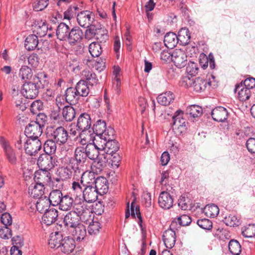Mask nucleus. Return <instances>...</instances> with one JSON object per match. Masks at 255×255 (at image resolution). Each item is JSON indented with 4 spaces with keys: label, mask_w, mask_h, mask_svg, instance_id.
Wrapping results in <instances>:
<instances>
[{
    "label": "nucleus",
    "mask_w": 255,
    "mask_h": 255,
    "mask_svg": "<svg viewBox=\"0 0 255 255\" xmlns=\"http://www.w3.org/2000/svg\"><path fill=\"white\" fill-rule=\"evenodd\" d=\"M174 99L173 93L169 91L159 95L157 98V100L160 105L167 106L172 102Z\"/></svg>",
    "instance_id": "obj_37"
},
{
    "label": "nucleus",
    "mask_w": 255,
    "mask_h": 255,
    "mask_svg": "<svg viewBox=\"0 0 255 255\" xmlns=\"http://www.w3.org/2000/svg\"><path fill=\"white\" fill-rule=\"evenodd\" d=\"M62 116L63 119L66 122H71L76 116L75 110L71 106H66L62 110Z\"/></svg>",
    "instance_id": "obj_41"
},
{
    "label": "nucleus",
    "mask_w": 255,
    "mask_h": 255,
    "mask_svg": "<svg viewBox=\"0 0 255 255\" xmlns=\"http://www.w3.org/2000/svg\"><path fill=\"white\" fill-rule=\"evenodd\" d=\"M72 170L68 169L66 167H62L58 170V176L60 177V179L64 181L70 178L72 176Z\"/></svg>",
    "instance_id": "obj_56"
},
{
    "label": "nucleus",
    "mask_w": 255,
    "mask_h": 255,
    "mask_svg": "<svg viewBox=\"0 0 255 255\" xmlns=\"http://www.w3.org/2000/svg\"><path fill=\"white\" fill-rule=\"evenodd\" d=\"M90 92L87 82L84 80L79 81L75 87L67 89L65 98L71 104H76L81 97H87Z\"/></svg>",
    "instance_id": "obj_4"
},
{
    "label": "nucleus",
    "mask_w": 255,
    "mask_h": 255,
    "mask_svg": "<svg viewBox=\"0 0 255 255\" xmlns=\"http://www.w3.org/2000/svg\"><path fill=\"white\" fill-rule=\"evenodd\" d=\"M176 224L172 222L170 228L166 230L163 235V241L167 248L171 249L174 247L176 242V234L172 227Z\"/></svg>",
    "instance_id": "obj_16"
},
{
    "label": "nucleus",
    "mask_w": 255,
    "mask_h": 255,
    "mask_svg": "<svg viewBox=\"0 0 255 255\" xmlns=\"http://www.w3.org/2000/svg\"><path fill=\"white\" fill-rule=\"evenodd\" d=\"M37 165L41 168L43 172H47L52 169L55 165V160L51 155L45 153L41 154L38 158Z\"/></svg>",
    "instance_id": "obj_9"
},
{
    "label": "nucleus",
    "mask_w": 255,
    "mask_h": 255,
    "mask_svg": "<svg viewBox=\"0 0 255 255\" xmlns=\"http://www.w3.org/2000/svg\"><path fill=\"white\" fill-rule=\"evenodd\" d=\"M86 223L89 224L88 227V231L89 234L91 235H96L99 232L101 224L99 222L93 221L92 219V220Z\"/></svg>",
    "instance_id": "obj_50"
},
{
    "label": "nucleus",
    "mask_w": 255,
    "mask_h": 255,
    "mask_svg": "<svg viewBox=\"0 0 255 255\" xmlns=\"http://www.w3.org/2000/svg\"><path fill=\"white\" fill-rule=\"evenodd\" d=\"M12 236L11 230L8 226H4L0 228V237L2 239H8Z\"/></svg>",
    "instance_id": "obj_61"
},
{
    "label": "nucleus",
    "mask_w": 255,
    "mask_h": 255,
    "mask_svg": "<svg viewBox=\"0 0 255 255\" xmlns=\"http://www.w3.org/2000/svg\"><path fill=\"white\" fill-rule=\"evenodd\" d=\"M234 92H238V98L241 101L248 100L251 96V89L244 87L242 85V82L236 85Z\"/></svg>",
    "instance_id": "obj_26"
},
{
    "label": "nucleus",
    "mask_w": 255,
    "mask_h": 255,
    "mask_svg": "<svg viewBox=\"0 0 255 255\" xmlns=\"http://www.w3.org/2000/svg\"><path fill=\"white\" fill-rule=\"evenodd\" d=\"M74 158L76 159V161L81 165L85 163L88 156L85 151L84 147L78 146L76 148Z\"/></svg>",
    "instance_id": "obj_33"
},
{
    "label": "nucleus",
    "mask_w": 255,
    "mask_h": 255,
    "mask_svg": "<svg viewBox=\"0 0 255 255\" xmlns=\"http://www.w3.org/2000/svg\"><path fill=\"white\" fill-rule=\"evenodd\" d=\"M60 250L65 254H69L73 252L75 248V240L69 237L63 238Z\"/></svg>",
    "instance_id": "obj_27"
},
{
    "label": "nucleus",
    "mask_w": 255,
    "mask_h": 255,
    "mask_svg": "<svg viewBox=\"0 0 255 255\" xmlns=\"http://www.w3.org/2000/svg\"><path fill=\"white\" fill-rule=\"evenodd\" d=\"M242 235L246 238H252L255 236V225L250 224L242 231Z\"/></svg>",
    "instance_id": "obj_54"
},
{
    "label": "nucleus",
    "mask_w": 255,
    "mask_h": 255,
    "mask_svg": "<svg viewBox=\"0 0 255 255\" xmlns=\"http://www.w3.org/2000/svg\"><path fill=\"white\" fill-rule=\"evenodd\" d=\"M246 147L251 153H255V138L250 137L246 141Z\"/></svg>",
    "instance_id": "obj_64"
},
{
    "label": "nucleus",
    "mask_w": 255,
    "mask_h": 255,
    "mask_svg": "<svg viewBox=\"0 0 255 255\" xmlns=\"http://www.w3.org/2000/svg\"><path fill=\"white\" fill-rule=\"evenodd\" d=\"M36 183L31 184L28 188V193L34 198L43 197L44 185L51 181L50 173H37L34 177Z\"/></svg>",
    "instance_id": "obj_3"
},
{
    "label": "nucleus",
    "mask_w": 255,
    "mask_h": 255,
    "mask_svg": "<svg viewBox=\"0 0 255 255\" xmlns=\"http://www.w3.org/2000/svg\"><path fill=\"white\" fill-rule=\"evenodd\" d=\"M204 212L207 217L214 218L216 217L219 213L218 207L215 205H208L205 206Z\"/></svg>",
    "instance_id": "obj_48"
},
{
    "label": "nucleus",
    "mask_w": 255,
    "mask_h": 255,
    "mask_svg": "<svg viewBox=\"0 0 255 255\" xmlns=\"http://www.w3.org/2000/svg\"><path fill=\"white\" fill-rule=\"evenodd\" d=\"M199 68L197 63L190 61L186 67L187 75L190 76H195L197 73Z\"/></svg>",
    "instance_id": "obj_52"
},
{
    "label": "nucleus",
    "mask_w": 255,
    "mask_h": 255,
    "mask_svg": "<svg viewBox=\"0 0 255 255\" xmlns=\"http://www.w3.org/2000/svg\"><path fill=\"white\" fill-rule=\"evenodd\" d=\"M47 138H51L59 145L65 144L69 138L67 130L63 127H47L46 130Z\"/></svg>",
    "instance_id": "obj_5"
},
{
    "label": "nucleus",
    "mask_w": 255,
    "mask_h": 255,
    "mask_svg": "<svg viewBox=\"0 0 255 255\" xmlns=\"http://www.w3.org/2000/svg\"><path fill=\"white\" fill-rule=\"evenodd\" d=\"M84 187L81 183V179L73 181L72 184V189L76 196H80L83 193Z\"/></svg>",
    "instance_id": "obj_51"
},
{
    "label": "nucleus",
    "mask_w": 255,
    "mask_h": 255,
    "mask_svg": "<svg viewBox=\"0 0 255 255\" xmlns=\"http://www.w3.org/2000/svg\"><path fill=\"white\" fill-rule=\"evenodd\" d=\"M62 240L63 236L61 233H52L50 236L48 244L51 248L60 249Z\"/></svg>",
    "instance_id": "obj_30"
},
{
    "label": "nucleus",
    "mask_w": 255,
    "mask_h": 255,
    "mask_svg": "<svg viewBox=\"0 0 255 255\" xmlns=\"http://www.w3.org/2000/svg\"><path fill=\"white\" fill-rule=\"evenodd\" d=\"M24 143L25 152L30 156H35L41 149L42 143L38 138H29Z\"/></svg>",
    "instance_id": "obj_10"
},
{
    "label": "nucleus",
    "mask_w": 255,
    "mask_h": 255,
    "mask_svg": "<svg viewBox=\"0 0 255 255\" xmlns=\"http://www.w3.org/2000/svg\"><path fill=\"white\" fill-rule=\"evenodd\" d=\"M50 204L48 198L44 196L43 197L40 198L38 199L35 203V207L38 212L40 213H42L43 212H45L48 210V208H50L49 206Z\"/></svg>",
    "instance_id": "obj_43"
},
{
    "label": "nucleus",
    "mask_w": 255,
    "mask_h": 255,
    "mask_svg": "<svg viewBox=\"0 0 255 255\" xmlns=\"http://www.w3.org/2000/svg\"><path fill=\"white\" fill-rule=\"evenodd\" d=\"M91 130V132H93L96 135H100L102 136H104V134H109L110 131L109 129L106 130V124L104 121L101 120H98Z\"/></svg>",
    "instance_id": "obj_28"
},
{
    "label": "nucleus",
    "mask_w": 255,
    "mask_h": 255,
    "mask_svg": "<svg viewBox=\"0 0 255 255\" xmlns=\"http://www.w3.org/2000/svg\"><path fill=\"white\" fill-rule=\"evenodd\" d=\"M229 115L227 110L223 107H217L212 110L211 116L213 119L218 122H224L228 118Z\"/></svg>",
    "instance_id": "obj_24"
},
{
    "label": "nucleus",
    "mask_w": 255,
    "mask_h": 255,
    "mask_svg": "<svg viewBox=\"0 0 255 255\" xmlns=\"http://www.w3.org/2000/svg\"><path fill=\"white\" fill-rule=\"evenodd\" d=\"M225 222L227 226L230 227H236L241 224L240 219L236 216L230 215L225 218Z\"/></svg>",
    "instance_id": "obj_53"
},
{
    "label": "nucleus",
    "mask_w": 255,
    "mask_h": 255,
    "mask_svg": "<svg viewBox=\"0 0 255 255\" xmlns=\"http://www.w3.org/2000/svg\"><path fill=\"white\" fill-rule=\"evenodd\" d=\"M177 36L178 43L181 45H186L190 42V34L189 30L186 28L180 29Z\"/></svg>",
    "instance_id": "obj_31"
},
{
    "label": "nucleus",
    "mask_w": 255,
    "mask_h": 255,
    "mask_svg": "<svg viewBox=\"0 0 255 255\" xmlns=\"http://www.w3.org/2000/svg\"><path fill=\"white\" fill-rule=\"evenodd\" d=\"M70 29L69 26L65 23H60L56 29V34L57 38L60 40H66Z\"/></svg>",
    "instance_id": "obj_29"
},
{
    "label": "nucleus",
    "mask_w": 255,
    "mask_h": 255,
    "mask_svg": "<svg viewBox=\"0 0 255 255\" xmlns=\"http://www.w3.org/2000/svg\"><path fill=\"white\" fill-rule=\"evenodd\" d=\"M43 144V150L45 154L50 155L55 153L57 143L51 138H48Z\"/></svg>",
    "instance_id": "obj_40"
},
{
    "label": "nucleus",
    "mask_w": 255,
    "mask_h": 255,
    "mask_svg": "<svg viewBox=\"0 0 255 255\" xmlns=\"http://www.w3.org/2000/svg\"><path fill=\"white\" fill-rule=\"evenodd\" d=\"M193 77L188 75L183 76L180 81L181 85L185 88H192L195 80Z\"/></svg>",
    "instance_id": "obj_57"
},
{
    "label": "nucleus",
    "mask_w": 255,
    "mask_h": 255,
    "mask_svg": "<svg viewBox=\"0 0 255 255\" xmlns=\"http://www.w3.org/2000/svg\"><path fill=\"white\" fill-rule=\"evenodd\" d=\"M108 134H104V136H102L100 135H96L97 137H94V139L93 140L92 142L96 144V143H98L100 145H102V147H103L101 149V151H103L104 149L105 148V145L106 144H104V142H107L108 139Z\"/></svg>",
    "instance_id": "obj_60"
},
{
    "label": "nucleus",
    "mask_w": 255,
    "mask_h": 255,
    "mask_svg": "<svg viewBox=\"0 0 255 255\" xmlns=\"http://www.w3.org/2000/svg\"><path fill=\"white\" fill-rule=\"evenodd\" d=\"M135 203L134 201H132L131 203L130 206V212L129 209V203H128L127 209L126 211V215L125 217L126 219L128 218L130 215H131L133 217H135V215H136L137 218H138L137 223L140 228L142 232L143 231L144 228L142 226V217L140 213L139 207L138 206H136L135 209H134Z\"/></svg>",
    "instance_id": "obj_18"
},
{
    "label": "nucleus",
    "mask_w": 255,
    "mask_h": 255,
    "mask_svg": "<svg viewBox=\"0 0 255 255\" xmlns=\"http://www.w3.org/2000/svg\"><path fill=\"white\" fill-rule=\"evenodd\" d=\"M187 57L185 52L181 49H175L171 53V60L175 66L182 68L187 64Z\"/></svg>",
    "instance_id": "obj_13"
},
{
    "label": "nucleus",
    "mask_w": 255,
    "mask_h": 255,
    "mask_svg": "<svg viewBox=\"0 0 255 255\" xmlns=\"http://www.w3.org/2000/svg\"><path fill=\"white\" fill-rule=\"evenodd\" d=\"M74 229V231L73 232V235L75 240L79 242L83 240L86 235V230L85 227L83 225L80 224Z\"/></svg>",
    "instance_id": "obj_44"
},
{
    "label": "nucleus",
    "mask_w": 255,
    "mask_h": 255,
    "mask_svg": "<svg viewBox=\"0 0 255 255\" xmlns=\"http://www.w3.org/2000/svg\"><path fill=\"white\" fill-rule=\"evenodd\" d=\"M58 210L53 207L48 208L42 216V222L47 226L54 223L57 219Z\"/></svg>",
    "instance_id": "obj_25"
},
{
    "label": "nucleus",
    "mask_w": 255,
    "mask_h": 255,
    "mask_svg": "<svg viewBox=\"0 0 255 255\" xmlns=\"http://www.w3.org/2000/svg\"><path fill=\"white\" fill-rule=\"evenodd\" d=\"M91 118L87 113H84L81 114L78 118L76 127L77 129L82 133L88 130L91 134Z\"/></svg>",
    "instance_id": "obj_11"
},
{
    "label": "nucleus",
    "mask_w": 255,
    "mask_h": 255,
    "mask_svg": "<svg viewBox=\"0 0 255 255\" xmlns=\"http://www.w3.org/2000/svg\"><path fill=\"white\" fill-rule=\"evenodd\" d=\"M102 145H99V143L89 142L87 145L84 147L85 151L86 152L88 158L91 160H94L91 166L92 170H94V168H97L96 170L97 173L101 172L106 165L107 161V158L104 156V159L101 157V154L104 155V153H101Z\"/></svg>",
    "instance_id": "obj_2"
},
{
    "label": "nucleus",
    "mask_w": 255,
    "mask_h": 255,
    "mask_svg": "<svg viewBox=\"0 0 255 255\" xmlns=\"http://www.w3.org/2000/svg\"><path fill=\"white\" fill-rule=\"evenodd\" d=\"M48 76L44 72L37 73L32 78V81L25 82L22 86L20 93L27 99H35L38 95L39 89L47 85Z\"/></svg>",
    "instance_id": "obj_1"
},
{
    "label": "nucleus",
    "mask_w": 255,
    "mask_h": 255,
    "mask_svg": "<svg viewBox=\"0 0 255 255\" xmlns=\"http://www.w3.org/2000/svg\"><path fill=\"white\" fill-rule=\"evenodd\" d=\"M82 76L92 86L97 84L98 79L96 74L89 70H85L82 72Z\"/></svg>",
    "instance_id": "obj_45"
},
{
    "label": "nucleus",
    "mask_w": 255,
    "mask_h": 255,
    "mask_svg": "<svg viewBox=\"0 0 255 255\" xmlns=\"http://www.w3.org/2000/svg\"><path fill=\"white\" fill-rule=\"evenodd\" d=\"M78 23L82 27L87 28L95 21L94 14L89 10H83L77 14Z\"/></svg>",
    "instance_id": "obj_8"
},
{
    "label": "nucleus",
    "mask_w": 255,
    "mask_h": 255,
    "mask_svg": "<svg viewBox=\"0 0 255 255\" xmlns=\"http://www.w3.org/2000/svg\"><path fill=\"white\" fill-rule=\"evenodd\" d=\"M43 128L31 121L25 128V135L29 138H38L42 133Z\"/></svg>",
    "instance_id": "obj_14"
},
{
    "label": "nucleus",
    "mask_w": 255,
    "mask_h": 255,
    "mask_svg": "<svg viewBox=\"0 0 255 255\" xmlns=\"http://www.w3.org/2000/svg\"><path fill=\"white\" fill-rule=\"evenodd\" d=\"M90 177L93 178V181L91 183L97 190L98 193L102 195L105 194L108 190V183L106 178L99 176L95 177V174H90Z\"/></svg>",
    "instance_id": "obj_12"
},
{
    "label": "nucleus",
    "mask_w": 255,
    "mask_h": 255,
    "mask_svg": "<svg viewBox=\"0 0 255 255\" xmlns=\"http://www.w3.org/2000/svg\"><path fill=\"white\" fill-rule=\"evenodd\" d=\"M62 196L63 194L60 190L54 189L50 193L48 200L49 201L51 205L55 206L60 203Z\"/></svg>",
    "instance_id": "obj_35"
},
{
    "label": "nucleus",
    "mask_w": 255,
    "mask_h": 255,
    "mask_svg": "<svg viewBox=\"0 0 255 255\" xmlns=\"http://www.w3.org/2000/svg\"><path fill=\"white\" fill-rule=\"evenodd\" d=\"M80 164L78 163L76 161V159L74 158H71L69 159V163L67 165V166L66 167L69 169L73 170L75 172L78 171L80 172V169L79 168V165Z\"/></svg>",
    "instance_id": "obj_62"
},
{
    "label": "nucleus",
    "mask_w": 255,
    "mask_h": 255,
    "mask_svg": "<svg viewBox=\"0 0 255 255\" xmlns=\"http://www.w3.org/2000/svg\"><path fill=\"white\" fill-rule=\"evenodd\" d=\"M38 40L36 34L28 35L25 40L24 46L28 51L34 50L37 47Z\"/></svg>",
    "instance_id": "obj_36"
},
{
    "label": "nucleus",
    "mask_w": 255,
    "mask_h": 255,
    "mask_svg": "<svg viewBox=\"0 0 255 255\" xmlns=\"http://www.w3.org/2000/svg\"><path fill=\"white\" fill-rule=\"evenodd\" d=\"M178 206L183 210L190 209L191 206L190 199L184 196H181L178 200Z\"/></svg>",
    "instance_id": "obj_55"
},
{
    "label": "nucleus",
    "mask_w": 255,
    "mask_h": 255,
    "mask_svg": "<svg viewBox=\"0 0 255 255\" xmlns=\"http://www.w3.org/2000/svg\"><path fill=\"white\" fill-rule=\"evenodd\" d=\"M202 108L196 105L188 106L186 110L187 114L193 118L198 117L202 114Z\"/></svg>",
    "instance_id": "obj_46"
},
{
    "label": "nucleus",
    "mask_w": 255,
    "mask_h": 255,
    "mask_svg": "<svg viewBox=\"0 0 255 255\" xmlns=\"http://www.w3.org/2000/svg\"><path fill=\"white\" fill-rule=\"evenodd\" d=\"M197 224L201 228L205 230H209L212 227V222L207 219L198 220Z\"/></svg>",
    "instance_id": "obj_59"
},
{
    "label": "nucleus",
    "mask_w": 255,
    "mask_h": 255,
    "mask_svg": "<svg viewBox=\"0 0 255 255\" xmlns=\"http://www.w3.org/2000/svg\"><path fill=\"white\" fill-rule=\"evenodd\" d=\"M73 199L68 195H63L60 203L59 204V209L63 211H68L73 205Z\"/></svg>",
    "instance_id": "obj_38"
},
{
    "label": "nucleus",
    "mask_w": 255,
    "mask_h": 255,
    "mask_svg": "<svg viewBox=\"0 0 255 255\" xmlns=\"http://www.w3.org/2000/svg\"><path fill=\"white\" fill-rule=\"evenodd\" d=\"M207 85H210V82L202 78L197 77L195 78L192 88L194 91L200 92L206 89Z\"/></svg>",
    "instance_id": "obj_39"
},
{
    "label": "nucleus",
    "mask_w": 255,
    "mask_h": 255,
    "mask_svg": "<svg viewBox=\"0 0 255 255\" xmlns=\"http://www.w3.org/2000/svg\"><path fill=\"white\" fill-rule=\"evenodd\" d=\"M114 130L113 129H111L110 132L112 133V136L110 134H108V139L107 142H104V144H106L105 148L104 149V152H106L108 155H111L113 156L114 153L117 151L119 149V144L117 141L113 139V133ZM103 142H105L104 141Z\"/></svg>",
    "instance_id": "obj_19"
},
{
    "label": "nucleus",
    "mask_w": 255,
    "mask_h": 255,
    "mask_svg": "<svg viewBox=\"0 0 255 255\" xmlns=\"http://www.w3.org/2000/svg\"><path fill=\"white\" fill-rule=\"evenodd\" d=\"M18 76L22 80L27 82L32 78V70L26 65H22L19 69Z\"/></svg>",
    "instance_id": "obj_42"
},
{
    "label": "nucleus",
    "mask_w": 255,
    "mask_h": 255,
    "mask_svg": "<svg viewBox=\"0 0 255 255\" xmlns=\"http://www.w3.org/2000/svg\"><path fill=\"white\" fill-rule=\"evenodd\" d=\"M51 26L48 27L47 23L42 20L35 21L32 25V30L33 33L40 37L46 35L48 30H51Z\"/></svg>",
    "instance_id": "obj_22"
},
{
    "label": "nucleus",
    "mask_w": 255,
    "mask_h": 255,
    "mask_svg": "<svg viewBox=\"0 0 255 255\" xmlns=\"http://www.w3.org/2000/svg\"><path fill=\"white\" fill-rule=\"evenodd\" d=\"M87 202L85 200L78 203H76L73 206L74 211L78 216L81 218V221L84 223H87L92 220V212L88 208Z\"/></svg>",
    "instance_id": "obj_6"
},
{
    "label": "nucleus",
    "mask_w": 255,
    "mask_h": 255,
    "mask_svg": "<svg viewBox=\"0 0 255 255\" xmlns=\"http://www.w3.org/2000/svg\"><path fill=\"white\" fill-rule=\"evenodd\" d=\"M178 43L177 35L174 32H168L164 36V43L168 48H173Z\"/></svg>",
    "instance_id": "obj_34"
},
{
    "label": "nucleus",
    "mask_w": 255,
    "mask_h": 255,
    "mask_svg": "<svg viewBox=\"0 0 255 255\" xmlns=\"http://www.w3.org/2000/svg\"><path fill=\"white\" fill-rule=\"evenodd\" d=\"M230 252L233 255H240L241 253V246L236 240H231L228 244Z\"/></svg>",
    "instance_id": "obj_47"
},
{
    "label": "nucleus",
    "mask_w": 255,
    "mask_h": 255,
    "mask_svg": "<svg viewBox=\"0 0 255 255\" xmlns=\"http://www.w3.org/2000/svg\"><path fill=\"white\" fill-rule=\"evenodd\" d=\"M173 128L178 129L180 132H182L186 129V120L183 118V112L182 111L178 110L174 114L172 117Z\"/></svg>",
    "instance_id": "obj_15"
},
{
    "label": "nucleus",
    "mask_w": 255,
    "mask_h": 255,
    "mask_svg": "<svg viewBox=\"0 0 255 255\" xmlns=\"http://www.w3.org/2000/svg\"><path fill=\"white\" fill-rule=\"evenodd\" d=\"M80 220L81 218L78 216V215L70 211L64 216V225L68 228H75L80 225Z\"/></svg>",
    "instance_id": "obj_23"
},
{
    "label": "nucleus",
    "mask_w": 255,
    "mask_h": 255,
    "mask_svg": "<svg viewBox=\"0 0 255 255\" xmlns=\"http://www.w3.org/2000/svg\"><path fill=\"white\" fill-rule=\"evenodd\" d=\"M48 4V0H37L33 4L35 11H39L43 10Z\"/></svg>",
    "instance_id": "obj_58"
},
{
    "label": "nucleus",
    "mask_w": 255,
    "mask_h": 255,
    "mask_svg": "<svg viewBox=\"0 0 255 255\" xmlns=\"http://www.w3.org/2000/svg\"><path fill=\"white\" fill-rule=\"evenodd\" d=\"M177 219L179 224L182 226H188L192 221L190 217L187 215H183L179 217Z\"/></svg>",
    "instance_id": "obj_63"
},
{
    "label": "nucleus",
    "mask_w": 255,
    "mask_h": 255,
    "mask_svg": "<svg viewBox=\"0 0 255 255\" xmlns=\"http://www.w3.org/2000/svg\"><path fill=\"white\" fill-rule=\"evenodd\" d=\"M26 61L30 65L32 68H36L39 64V58L37 54H32L29 56L22 55L19 58V62L21 63L22 61L23 64H26Z\"/></svg>",
    "instance_id": "obj_32"
},
{
    "label": "nucleus",
    "mask_w": 255,
    "mask_h": 255,
    "mask_svg": "<svg viewBox=\"0 0 255 255\" xmlns=\"http://www.w3.org/2000/svg\"><path fill=\"white\" fill-rule=\"evenodd\" d=\"M0 144L2 146L5 154L8 161L12 164H15L17 159L15 152L10 146L8 142L3 137H0Z\"/></svg>",
    "instance_id": "obj_17"
},
{
    "label": "nucleus",
    "mask_w": 255,
    "mask_h": 255,
    "mask_svg": "<svg viewBox=\"0 0 255 255\" xmlns=\"http://www.w3.org/2000/svg\"><path fill=\"white\" fill-rule=\"evenodd\" d=\"M83 36V32L79 27H74L70 29L66 40L71 45L80 43Z\"/></svg>",
    "instance_id": "obj_20"
},
{
    "label": "nucleus",
    "mask_w": 255,
    "mask_h": 255,
    "mask_svg": "<svg viewBox=\"0 0 255 255\" xmlns=\"http://www.w3.org/2000/svg\"><path fill=\"white\" fill-rule=\"evenodd\" d=\"M159 206L165 210L169 209L173 206V197L167 192H161L158 197Z\"/></svg>",
    "instance_id": "obj_21"
},
{
    "label": "nucleus",
    "mask_w": 255,
    "mask_h": 255,
    "mask_svg": "<svg viewBox=\"0 0 255 255\" xmlns=\"http://www.w3.org/2000/svg\"><path fill=\"white\" fill-rule=\"evenodd\" d=\"M83 182V181L82 180ZM98 192L91 183L87 182V180L84 181V190L82 194L84 200L88 203H92L96 201L98 197Z\"/></svg>",
    "instance_id": "obj_7"
},
{
    "label": "nucleus",
    "mask_w": 255,
    "mask_h": 255,
    "mask_svg": "<svg viewBox=\"0 0 255 255\" xmlns=\"http://www.w3.org/2000/svg\"><path fill=\"white\" fill-rule=\"evenodd\" d=\"M89 51L92 57H97L102 53V47L99 43L94 42L89 45Z\"/></svg>",
    "instance_id": "obj_49"
}]
</instances>
